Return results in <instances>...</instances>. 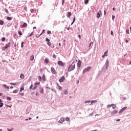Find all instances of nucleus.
Listing matches in <instances>:
<instances>
[{"label": "nucleus", "instance_id": "nucleus-1", "mask_svg": "<svg viewBox=\"0 0 131 131\" xmlns=\"http://www.w3.org/2000/svg\"><path fill=\"white\" fill-rule=\"evenodd\" d=\"M75 69V63H74V62H73L71 66L69 67L68 68L69 71H72V70H74Z\"/></svg>", "mask_w": 131, "mask_h": 131}, {"label": "nucleus", "instance_id": "nucleus-2", "mask_svg": "<svg viewBox=\"0 0 131 131\" xmlns=\"http://www.w3.org/2000/svg\"><path fill=\"white\" fill-rule=\"evenodd\" d=\"M11 46V42H9L8 43L6 44L5 47L2 48L3 51H6L8 48H10Z\"/></svg>", "mask_w": 131, "mask_h": 131}, {"label": "nucleus", "instance_id": "nucleus-3", "mask_svg": "<svg viewBox=\"0 0 131 131\" xmlns=\"http://www.w3.org/2000/svg\"><path fill=\"white\" fill-rule=\"evenodd\" d=\"M92 68L91 67H88L85 69H84L83 71V73H85V72H88V71H90Z\"/></svg>", "mask_w": 131, "mask_h": 131}, {"label": "nucleus", "instance_id": "nucleus-4", "mask_svg": "<svg viewBox=\"0 0 131 131\" xmlns=\"http://www.w3.org/2000/svg\"><path fill=\"white\" fill-rule=\"evenodd\" d=\"M51 72L53 73V74H56L57 73V72H56V70L53 67L51 68Z\"/></svg>", "mask_w": 131, "mask_h": 131}, {"label": "nucleus", "instance_id": "nucleus-5", "mask_svg": "<svg viewBox=\"0 0 131 131\" xmlns=\"http://www.w3.org/2000/svg\"><path fill=\"white\" fill-rule=\"evenodd\" d=\"M64 80H65V77H64V76L61 77L59 79V82H63V81H64Z\"/></svg>", "mask_w": 131, "mask_h": 131}, {"label": "nucleus", "instance_id": "nucleus-6", "mask_svg": "<svg viewBox=\"0 0 131 131\" xmlns=\"http://www.w3.org/2000/svg\"><path fill=\"white\" fill-rule=\"evenodd\" d=\"M64 121H65V118L62 117L59 120V121H58V122L59 123H63Z\"/></svg>", "mask_w": 131, "mask_h": 131}, {"label": "nucleus", "instance_id": "nucleus-7", "mask_svg": "<svg viewBox=\"0 0 131 131\" xmlns=\"http://www.w3.org/2000/svg\"><path fill=\"white\" fill-rule=\"evenodd\" d=\"M58 64L59 66H64V65H65L64 64V63H63V62H62L61 61H58Z\"/></svg>", "mask_w": 131, "mask_h": 131}, {"label": "nucleus", "instance_id": "nucleus-8", "mask_svg": "<svg viewBox=\"0 0 131 131\" xmlns=\"http://www.w3.org/2000/svg\"><path fill=\"white\" fill-rule=\"evenodd\" d=\"M38 84H39V82L35 83L33 90H34L36 89V88H37V85H38Z\"/></svg>", "mask_w": 131, "mask_h": 131}, {"label": "nucleus", "instance_id": "nucleus-9", "mask_svg": "<svg viewBox=\"0 0 131 131\" xmlns=\"http://www.w3.org/2000/svg\"><path fill=\"white\" fill-rule=\"evenodd\" d=\"M101 14H102V11H99L97 14V18H100V16H101Z\"/></svg>", "mask_w": 131, "mask_h": 131}, {"label": "nucleus", "instance_id": "nucleus-10", "mask_svg": "<svg viewBox=\"0 0 131 131\" xmlns=\"http://www.w3.org/2000/svg\"><path fill=\"white\" fill-rule=\"evenodd\" d=\"M117 113H118V111H117L116 110H114L112 112L111 114H112V115H114L115 114H117Z\"/></svg>", "mask_w": 131, "mask_h": 131}, {"label": "nucleus", "instance_id": "nucleus-11", "mask_svg": "<svg viewBox=\"0 0 131 131\" xmlns=\"http://www.w3.org/2000/svg\"><path fill=\"white\" fill-rule=\"evenodd\" d=\"M105 65L106 69H108L109 67V61H108V60L106 61Z\"/></svg>", "mask_w": 131, "mask_h": 131}, {"label": "nucleus", "instance_id": "nucleus-12", "mask_svg": "<svg viewBox=\"0 0 131 131\" xmlns=\"http://www.w3.org/2000/svg\"><path fill=\"white\" fill-rule=\"evenodd\" d=\"M39 92L40 94H43V88H42V87L39 88Z\"/></svg>", "mask_w": 131, "mask_h": 131}, {"label": "nucleus", "instance_id": "nucleus-13", "mask_svg": "<svg viewBox=\"0 0 131 131\" xmlns=\"http://www.w3.org/2000/svg\"><path fill=\"white\" fill-rule=\"evenodd\" d=\"M77 66L78 67H80V66H81V61H80V60L78 61Z\"/></svg>", "mask_w": 131, "mask_h": 131}, {"label": "nucleus", "instance_id": "nucleus-14", "mask_svg": "<svg viewBox=\"0 0 131 131\" xmlns=\"http://www.w3.org/2000/svg\"><path fill=\"white\" fill-rule=\"evenodd\" d=\"M27 24L26 23H24L23 25L21 26V28H24V27H27Z\"/></svg>", "mask_w": 131, "mask_h": 131}, {"label": "nucleus", "instance_id": "nucleus-15", "mask_svg": "<svg viewBox=\"0 0 131 131\" xmlns=\"http://www.w3.org/2000/svg\"><path fill=\"white\" fill-rule=\"evenodd\" d=\"M71 15H72V14L71 13V12H69L68 14V15H67V17L68 18H70V17H71Z\"/></svg>", "mask_w": 131, "mask_h": 131}, {"label": "nucleus", "instance_id": "nucleus-16", "mask_svg": "<svg viewBox=\"0 0 131 131\" xmlns=\"http://www.w3.org/2000/svg\"><path fill=\"white\" fill-rule=\"evenodd\" d=\"M94 103H97V100H93L91 102V104L90 105H93Z\"/></svg>", "mask_w": 131, "mask_h": 131}, {"label": "nucleus", "instance_id": "nucleus-17", "mask_svg": "<svg viewBox=\"0 0 131 131\" xmlns=\"http://www.w3.org/2000/svg\"><path fill=\"white\" fill-rule=\"evenodd\" d=\"M3 86H4V88L7 89L8 90H9V89H10V87L9 86L7 85V84H4Z\"/></svg>", "mask_w": 131, "mask_h": 131}, {"label": "nucleus", "instance_id": "nucleus-18", "mask_svg": "<svg viewBox=\"0 0 131 131\" xmlns=\"http://www.w3.org/2000/svg\"><path fill=\"white\" fill-rule=\"evenodd\" d=\"M30 60L31 61H33V60H34V56L33 55H32V56H31L30 57Z\"/></svg>", "mask_w": 131, "mask_h": 131}, {"label": "nucleus", "instance_id": "nucleus-19", "mask_svg": "<svg viewBox=\"0 0 131 131\" xmlns=\"http://www.w3.org/2000/svg\"><path fill=\"white\" fill-rule=\"evenodd\" d=\"M22 91H24V86H21L20 87L19 92H22Z\"/></svg>", "mask_w": 131, "mask_h": 131}, {"label": "nucleus", "instance_id": "nucleus-20", "mask_svg": "<svg viewBox=\"0 0 131 131\" xmlns=\"http://www.w3.org/2000/svg\"><path fill=\"white\" fill-rule=\"evenodd\" d=\"M107 54H108V50H107L106 52H104V56H105V57H107L108 56Z\"/></svg>", "mask_w": 131, "mask_h": 131}, {"label": "nucleus", "instance_id": "nucleus-21", "mask_svg": "<svg viewBox=\"0 0 131 131\" xmlns=\"http://www.w3.org/2000/svg\"><path fill=\"white\" fill-rule=\"evenodd\" d=\"M112 107L113 109H115V108H116V105L114 104H112Z\"/></svg>", "mask_w": 131, "mask_h": 131}, {"label": "nucleus", "instance_id": "nucleus-22", "mask_svg": "<svg viewBox=\"0 0 131 131\" xmlns=\"http://www.w3.org/2000/svg\"><path fill=\"white\" fill-rule=\"evenodd\" d=\"M91 102H92V101H91L89 100V101H85L84 103H85V104H86V103H88V104H89V105H90Z\"/></svg>", "mask_w": 131, "mask_h": 131}, {"label": "nucleus", "instance_id": "nucleus-23", "mask_svg": "<svg viewBox=\"0 0 131 131\" xmlns=\"http://www.w3.org/2000/svg\"><path fill=\"white\" fill-rule=\"evenodd\" d=\"M63 93L64 94V95H68V91H67V90H64L63 91Z\"/></svg>", "mask_w": 131, "mask_h": 131}, {"label": "nucleus", "instance_id": "nucleus-24", "mask_svg": "<svg viewBox=\"0 0 131 131\" xmlns=\"http://www.w3.org/2000/svg\"><path fill=\"white\" fill-rule=\"evenodd\" d=\"M20 78H21V79L24 78V74H21L20 75Z\"/></svg>", "mask_w": 131, "mask_h": 131}, {"label": "nucleus", "instance_id": "nucleus-25", "mask_svg": "<svg viewBox=\"0 0 131 131\" xmlns=\"http://www.w3.org/2000/svg\"><path fill=\"white\" fill-rule=\"evenodd\" d=\"M7 20H8V21H11V20H12V17L8 16L7 17Z\"/></svg>", "mask_w": 131, "mask_h": 131}, {"label": "nucleus", "instance_id": "nucleus-26", "mask_svg": "<svg viewBox=\"0 0 131 131\" xmlns=\"http://www.w3.org/2000/svg\"><path fill=\"white\" fill-rule=\"evenodd\" d=\"M18 90H14L13 91V94H17V93H18Z\"/></svg>", "mask_w": 131, "mask_h": 131}, {"label": "nucleus", "instance_id": "nucleus-27", "mask_svg": "<svg viewBox=\"0 0 131 131\" xmlns=\"http://www.w3.org/2000/svg\"><path fill=\"white\" fill-rule=\"evenodd\" d=\"M4 21L3 20H0V25H4Z\"/></svg>", "mask_w": 131, "mask_h": 131}, {"label": "nucleus", "instance_id": "nucleus-28", "mask_svg": "<svg viewBox=\"0 0 131 131\" xmlns=\"http://www.w3.org/2000/svg\"><path fill=\"white\" fill-rule=\"evenodd\" d=\"M42 80H43V81H46V78H45V75H43V76L42 77Z\"/></svg>", "mask_w": 131, "mask_h": 131}, {"label": "nucleus", "instance_id": "nucleus-29", "mask_svg": "<svg viewBox=\"0 0 131 131\" xmlns=\"http://www.w3.org/2000/svg\"><path fill=\"white\" fill-rule=\"evenodd\" d=\"M85 5H88L89 4V0H84Z\"/></svg>", "mask_w": 131, "mask_h": 131}, {"label": "nucleus", "instance_id": "nucleus-30", "mask_svg": "<svg viewBox=\"0 0 131 131\" xmlns=\"http://www.w3.org/2000/svg\"><path fill=\"white\" fill-rule=\"evenodd\" d=\"M45 63H47V64H48V63H49V59H45Z\"/></svg>", "mask_w": 131, "mask_h": 131}, {"label": "nucleus", "instance_id": "nucleus-31", "mask_svg": "<svg viewBox=\"0 0 131 131\" xmlns=\"http://www.w3.org/2000/svg\"><path fill=\"white\" fill-rule=\"evenodd\" d=\"M7 100H8V101H11V100H12V99L10 97H7Z\"/></svg>", "mask_w": 131, "mask_h": 131}, {"label": "nucleus", "instance_id": "nucleus-32", "mask_svg": "<svg viewBox=\"0 0 131 131\" xmlns=\"http://www.w3.org/2000/svg\"><path fill=\"white\" fill-rule=\"evenodd\" d=\"M66 120L67 121H70V119L69 118H68V117H66Z\"/></svg>", "mask_w": 131, "mask_h": 131}, {"label": "nucleus", "instance_id": "nucleus-33", "mask_svg": "<svg viewBox=\"0 0 131 131\" xmlns=\"http://www.w3.org/2000/svg\"><path fill=\"white\" fill-rule=\"evenodd\" d=\"M4 106V103H3L2 102H0V107H3Z\"/></svg>", "mask_w": 131, "mask_h": 131}, {"label": "nucleus", "instance_id": "nucleus-34", "mask_svg": "<svg viewBox=\"0 0 131 131\" xmlns=\"http://www.w3.org/2000/svg\"><path fill=\"white\" fill-rule=\"evenodd\" d=\"M18 34L19 35H22V32L21 31H18Z\"/></svg>", "mask_w": 131, "mask_h": 131}, {"label": "nucleus", "instance_id": "nucleus-35", "mask_svg": "<svg viewBox=\"0 0 131 131\" xmlns=\"http://www.w3.org/2000/svg\"><path fill=\"white\" fill-rule=\"evenodd\" d=\"M38 80H39V81H41V77L40 76H39Z\"/></svg>", "mask_w": 131, "mask_h": 131}, {"label": "nucleus", "instance_id": "nucleus-36", "mask_svg": "<svg viewBox=\"0 0 131 131\" xmlns=\"http://www.w3.org/2000/svg\"><path fill=\"white\" fill-rule=\"evenodd\" d=\"M127 107L126 106L124 107L122 109V111H124V110H125Z\"/></svg>", "mask_w": 131, "mask_h": 131}, {"label": "nucleus", "instance_id": "nucleus-37", "mask_svg": "<svg viewBox=\"0 0 131 131\" xmlns=\"http://www.w3.org/2000/svg\"><path fill=\"white\" fill-rule=\"evenodd\" d=\"M47 45H48V46H49V47H51V42L48 41V42H47Z\"/></svg>", "mask_w": 131, "mask_h": 131}, {"label": "nucleus", "instance_id": "nucleus-38", "mask_svg": "<svg viewBox=\"0 0 131 131\" xmlns=\"http://www.w3.org/2000/svg\"><path fill=\"white\" fill-rule=\"evenodd\" d=\"M33 35V32H32L29 36L28 37H30V36H32Z\"/></svg>", "mask_w": 131, "mask_h": 131}, {"label": "nucleus", "instance_id": "nucleus-39", "mask_svg": "<svg viewBox=\"0 0 131 131\" xmlns=\"http://www.w3.org/2000/svg\"><path fill=\"white\" fill-rule=\"evenodd\" d=\"M2 41H5V40H6V38H5V37L2 38Z\"/></svg>", "mask_w": 131, "mask_h": 131}, {"label": "nucleus", "instance_id": "nucleus-40", "mask_svg": "<svg viewBox=\"0 0 131 131\" xmlns=\"http://www.w3.org/2000/svg\"><path fill=\"white\" fill-rule=\"evenodd\" d=\"M74 22H75V17H74V18H73V21L72 23L71 24V25H72V24H73V23H74Z\"/></svg>", "mask_w": 131, "mask_h": 131}, {"label": "nucleus", "instance_id": "nucleus-41", "mask_svg": "<svg viewBox=\"0 0 131 131\" xmlns=\"http://www.w3.org/2000/svg\"><path fill=\"white\" fill-rule=\"evenodd\" d=\"M58 89H59V90H60V91H62V87H61V86L58 85Z\"/></svg>", "mask_w": 131, "mask_h": 131}, {"label": "nucleus", "instance_id": "nucleus-42", "mask_svg": "<svg viewBox=\"0 0 131 131\" xmlns=\"http://www.w3.org/2000/svg\"><path fill=\"white\" fill-rule=\"evenodd\" d=\"M5 11L6 13H7V14H9V11L8 10V9H5Z\"/></svg>", "mask_w": 131, "mask_h": 131}, {"label": "nucleus", "instance_id": "nucleus-43", "mask_svg": "<svg viewBox=\"0 0 131 131\" xmlns=\"http://www.w3.org/2000/svg\"><path fill=\"white\" fill-rule=\"evenodd\" d=\"M111 107H112V104L111 105H107V108H111Z\"/></svg>", "mask_w": 131, "mask_h": 131}, {"label": "nucleus", "instance_id": "nucleus-44", "mask_svg": "<svg viewBox=\"0 0 131 131\" xmlns=\"http://www.w3.org/2000/svg\"><path fill=\"white\" fill-rule=\"evenodd\" d=\"M126 33H127V34H129V30H126Z\"/></svg>", "mask_w": 131, "mask_h": 131}, {"label": "nucleus", "instance_id": "nucleus-45", "mask_svg": "<svg viewBox=\"0 0 131 131\" xmlns=\"http://www.w3.org/2000/svg\"><path fill=\"white\" fill-rule=\"evenodd\" d=\"M24 43V42L23 41L21 42V48H23L24 46H23V44Z\"/></svg>", "mask_w": 131, "mask_h": 131}, {"label": "nucleus", "instance_id": "nucleus-46", "mask_svg": "<svg viewBox=\"0 0 131 131\" xmlns=\"http://www.w3.org/2000/svg\"><path fill=\"white\" fill-rule=\"evenodd\" d=\"M10 84L12 85H16V83H11Z\"/></svg>", "mask_w": 131, "mask_h": 131}, {"label": "nucleus", "instance_id": "nucleus-47", "mask_svg": "<svg viewBox=\"0 0 131 131\" xmlns=\"http://www.w3.org/2000/svg\"><path fill=\"white\" fill-rule=\"evenodd\" d=\"M122 112H123V111H122V110H120L119 112V114H120V113H122Z\"/></svg>", "mask_w": 131, "mask_h": 131}, {"label": "nucleus", "instance_id": "nucleus-48", "mask_svg": "<svg viewBox=\"0 0 131 131\" xmlns=\"http://www.w3.org/2000/svg\"><path fill=\"white\" fill-rule=\"evenodd\" d=\"M46 41L49 42V41H50V39L46 38Z\"/></svg>", "mask_w": 131, "mask_h": 131}, {"label": "nucleus", "instance_id": "nucleus-49", "mask_svg": "<svg viewBox=\"0 0 131 131\" xmlns=\"http://www.w3.org/2000/svg\"><path fill=\"white\" fill-rule=\"evenodd\" d=\"M41 34H42V33H41L40 34V35H38V36L36 35V37H37V38H38V37L40 36V35H41Z\"/></svg>", "mask_w": 131, "mask_h": 131}, {"label": "nucleus", "instance_id": "nucleus-50", "mask_svg": "<svg viewBox=\"0 0 131 131\" xmlns=\"http://www.w3.org/2000/svg\"><path fill=\"white\" fill-rule=\"evenodd\" d=\"M47 33H48V34H51V31H48L47 32Z\"/></svg>", "mask_w": 131, "mask_h": 131}, {"label": "nucleus", "instance_id": "nucleus-51", "mask_svg": "<svg viewBox=\"0 0 131 131\" xmlns=\"http://www.w3.org/2000/svg\"><path fill=\"white\" fill-rule=\"evenodd\" d=\"M112 19H113V20H114V19H115V16L113 15L112 16Z\"/></svg>", "mask_w": 131, "mask_h": 131}, {"label": "nucleus", "instance_id": "nucleus-52", "mask_svg": "<svg viewBox=\"0 0 131 131\" xmlns=\"http://www.w3.org/2000/svg\"><path fill=\"white\" fill-rule=\"evenodd\" d=\"M24 10L25 11H27V7H24Z\"/></svg>", "mask_w": 131, "mask_h": 131}, {"label": "nucleus", "instance_id": "nucleus-53", "mask_svg": "<svg viewBox=\"0 0 131 131\" xmlns=\"http://www.w3.org/2000/svg\"><path fill=\"white\" fill-rule=\"evenodd\" d=\"M36 96H39V93H38V92H36Z\"/></svg>", "mask_w": 131, "mask_h": 131}, {"label": "nucleus", "instance_id": "nucleus-54", "mask_svg": "<svg viewBox=\"0 0 131 131\" xmlns=\"http://www.w3.org/2000/svg\"><path fill=\"white\" fill-rule=\"evenodd\" d=\"M33 86V85L31 84L30 87V90H31L32 89V86Z\"/></svg>", "mask_w": 131, "mask_h": 131}, {"label": "nucleus", "instance_id": "nucleus-55", "mask_svg": "<svg viewBox=\"0 0 131 131\" xmlns=\"http://www.w3.org/2000/svg\"><path fill=\"white\" fill-rule=\"evenodd\" d=\"M19 95H21V96H24V93H19Z\"/></svg>", "mask_w": 131, "mask_h": 131}, {"label": "nucleus", "instance_id": "nucleus-56", "mask_svg": "<svg viewBox=\"0 0 131 131\" xmlns=\"http://www.w3.org/2000/svg\"><path fill=\"white\" fill-rule=\"evenodd\" d=\"M111 34L112 35H113V31H111Z\"/></svg>", "mask_w": 131, "mask_h": 131}, {"label": "nucleus", "instance_id": "nucleus-57", "mask_svg": "<svg viewBox=\"0 0 131 131\" xmlns=\"http://www.w3.org/2000/svg\"><path fill=\"white\" fill-rule=\"evenodd\" d=\"M78 37H79V38H81V36H80V35H78Z\"/></svg>", "mask_w": 131, "mask_h": 131}, {"label": "nucleus", "instance_id": "nucleus-58", "mask_svg": "<svg viewBox=\"0 0 131 131\" xmlns=\"http://www.w3.org/2000/svg\"><path fill=\"white\" fill-rule=\"evenodd\" d=\"M104 15H106V11H104Z\"/></svg>", "mask_w": 131, "mask_h": 131}, {"label": "nucleus", "instance_id": "nucleus-59", "mask_svg": "<svg viewBox=\"0 0 131 131\" xmlns=\"http://www.w3.org/2000/svg\"><path fill=\"white\" fill-rule=\"evenodd\" d=\"M116 121H120V119H117Z\"/></svg>", "mask_w": 131, "mask_h": 131}, {"label": "nucleus", "instance_id": "nucleus-60", "mask_svg": "<svg viewBox=\"0 0 131 131\" xmlns=\"http://www.w3.org/2000/svg\"><path fill=\"white\" fill-rule=\"evenodd\" d=\"M3 95V93H0V96H2Z\"/></svg>", "mask_w": 131, "mask_h": 131}, {"label": "nucleus", "instance_id": "nucleus-61", "mask_svg": "<svg viewBox=\"0 0 131 131\" xmlns=\"http://www.w3.org/2000/svg\"><path fill=\"white\" fill-rule=\"evenodd\" d=\"M45 30H42V32L41 33H43V32H45Z\"/></svg>", "mask_w": 131, "mask_h": 131}, {"label": "nucleus", "instance_id": "nucleus-62", "mask_svg": "<svg viewBox=\"0 0 131 131\" xmlns=\"http://www.w3.org/2000/svg\"><path fill=\"white\" fill-rule=\"evenodd\" d=\"M102 57L103 58H105V56H104V55H103L102 56Z\"/></svg>", "mask_w": 131, "mask_h": 131}, {"label": "nucleus", "instance_id": "nucleus-63", "mask_svg": "<svg viewBox=\"0 0 131 131\" xmlns=\"http://www.w3.org/2000/svg\"><path fill=\"white\" fill-rule=\"evenodd\" d=\"M8 131H12V130L9 129H7Z\"/></svg>", "mask_w": 131, "mask_h": 131}, {"label": "nucleus", "instance_id": "nucleus-64", "mask_svg": "<svg viewBox=\"0 0 131 131\" xmlns=\"http://www.w3.org/2000/svg\"><path fill=\"white\" fill-rule=\"evenodd\" d=\"M10 89H13V86H10Z\"/></svg>", "mask_w": 131, "mask_h": 131}]
</instances>
